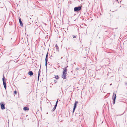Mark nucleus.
I'll use <instances>...</instances> for the list:
<instances>
[{"label": "nucleus", "instance_id": "obj_1", "mask_svg": "<svg viewBox=\"0 0 127 127\" xmlns=\"http://www.w3.org/2000/svg\"><path fill=\"white\" fill-rule=\"evenodd\" d=\"M66 67H65L64 69V71L63 72V75L62 76V78L63 79H65L66 78Z\"/></svg>", "mask_w": 127, "mask_h": 127}, {"label": "nucleus", "instance_id": "obj_2", "mask_svg": "<svg viewBox=\"0 0 127 127\" xmlns=\"http://www.w3.org/2000/svg\"><path fill=\"white\" fill-rule=\"evenodd\" d=\"M2 81L3 83V84L4 85V88L5 89H6V81L5 80V78L3 76V78H2Z\"/></svg>", "mask_w": 127, "mask_h": 127}, {"label": "nucleus", "instance_id": "obj_3", "mask_svg": "<svg viewBox=\"0 0 127 127\" xmlns=\"http://www.w3.org/2000/svg\"><path fill=\"white\" fill-rule=\"evenodd\" d=\"M116 97V94L114 93L113 94L112 98L113 100V103L114 104L115 102V99Z\"/></svg>", "mask_w": 127, "mask_h": 127}, {"label": "nucleus", "instance_id": "obj_4", "mask_svg": "<svg viewBox=\"0 0 127 127\" xmlns=\"http://www.w3.org/2000/svg\"><path fill=\"white\" fill-rule=\"evenodd\" d=\"M81 8V7L80 6H78L77 7H76L74 8V10L75 11H78L80 10Z\"/></svg>", "mask_w": 127, "mask_h": 127}, {"label": "nucleus", "instance_id": "obj_5", "mask_svg": "<svg viewBox=\"0 0 127 127\" xmlns=\"http://www.w3.org/2000/svg\"><path fill=\"white\" fill-rule=\"evenodd\" d=\"M3 102H1L0 103L1 105V108L2 109H5V104L4 103H3Z\"/></svg>", "mask_w": 127, "mask_h": 127}, {"label": "nucleus", "instance_id": "obj_6", "mask_svg": "<svg viewBox=\"0 0 127 127\" xmlns=\"http://www.w3.org/2000/svg\"><path fill=\"white\" fill-rule=\"evenodd\" d=\"M58 102V100H57L56 102L55 105V106L54 107V108H53V111H54L56 107V106H57V104Z\"/></svg>", "mask_w": 127, "mask_h": 127}, {"label": "nucleus", "instance_id": "obj_7", "mask_svg": "<svg viewBox=\"0 0 127 127\" xmlns=\"http://www.w3.org/2000/svg\"><path fill=\"white\" fill-rule=\"evenodd\" d=\"M19 23L20 24V25L22 26H23V24L22 23L21 21V19L20 18H19Z\"/></svg>", "mask_w": 127, "mask_h": 127}, {"label": "nucleus", "instance_id": "obj_8", "mask_svg": "<svg viewBox=\"0 0 127 127\" xmlns=\"http://www.w3.org/2000/svg\"><path fill=\"white\" fill-rule=\"evenodd\" d=\"M29 74L30 76H32L33 74V73L32 71H30L28 73Z\"/></svg>", "mask_w": 127, "mask_h": 127}, {"label": "nucleus", "instance_id": "obj_9", "mask_svg": "<svg viewBox=\"0 0 127 127\" xmlns=\"http://www.w3.org/2000/svg\"><path fill=\"white\" fill-rule=\"evenodd\" d=\"M23 109L25 111H28L29 110V109L27 107H25L23 108Z\"/></svg>", "mask_w": 127, "mask_h": 127}, {"label": "nucleus", "instance_id": "obj_10", "mask_svg": "<svg viewBox=\"0 0 127 127\" xmlns=\"http://www.w3.org/2000/svg\"><path fill=\"white\" fill-rule=\"evenodd\" d=\"M76 105H77V104L74 103V108H73V112H74V110H75V109L76 107Z\"/></svg>", "mask_w": 127, "mask_h": 127}, {"label": "nucleus", "instance_id": "obj_11", "mask_svg": "<svg viewBox=\"0 0 127 127\" xmlns=\"http://www.w3.org/2000/svg\"><path fill=\"white\" fill-rule=\"evenodd\" d=\"M48 58L46 57L45 58V65L47 66V61L48 60Z\"/></svg>", "mask_w": 127, "mask_h": 127}, {"label": "nucleus", "instance_id": "obj_12", "mask_svg": "<svg viewBox=\"0 0 127 127\" xmlns=\"http://www.w3.org/2000/svg\"><path fill=\"white\" fill-rule=\"evenodd\" d=\"M40 72V69L38 71V80H39V77Z\"/></svg>", "mask_w": 127, "mask_h": 127}, {"label": "nucleus", "instance_id": "obj_13", "mask_svg": "<svg viewBox=\"0 0 127 127\" xmlns=\"http://www.w3.org/2000/svg\"><path fill=\"white\" fill-rule=\"evenodd\" d=\"M55 78L56 79H58L59 78V77L58 75H57L55 76Z\"/></svg>", "mask_w": 127, "mask_h": 127}, {"label": "nucleus", "instance_id": "obj_14", "mask_svg": "<svg viewBox=\"0 0 127 127\" xmlns=\"http://www.w3.org/2000/svg\"><path fill=\"white\" fill-rule=\"evenodd\" d=\"M55 47H56V49H59V47H58V46H57V44H56V45H55Z\"/></svg>", "mask_w": 127, "mask_h": 127}, {"label": "nucleus", "instance_id": "obj_15", "mask_svg": "<svg viewBox=\"0 0 127 127\" xmlns=\"http://www.w3.org/2000/svg\"><path fill=\"white\" fill-rule=\"evenodd\" d=\"M46 57H47V58H48V53H47L46 55Z\"/></svg>", "mask_w": 127, "mask_h": 127}, {"label": "nucleus", "instance_id": "obj_16", "mask_svg": "<svg viewBox=\"0 0 127 127\" xmlns=\"http://www.w3.org/2000/svg\"><path fill=\"white\" fill-rule=\"evenodd\" d=\"M14 93L15 94H16L17 92L16 91H14Z\"/></svg>", "mask_w": 127, "mask_h": 127}, {"label": "nucleus", "instance_id": "obj_17", "mask_svg": "<svg viewBox=\"0 0 127 127\" xmlns=\"http://www.w3.org/2000/svg\"><path fill=\"white\" fill-rule=\"evenodd\" d=\"M77 103H78V101H75V102L74 103L77 104Z\"/></svg>", "mask_w": 127, "mask_h": 127}, {"label": "nucleus", "instance_id": "obj_18", "mask_svg": "<svg viewBox=\"0 0 127 127\" xmlns=\"http://www.w3.org/2000/svg\"><path fill=\"white\" fill-rule=\"evenodd\" d=\"M73 38H76V36H74V35H73Z\"/></svg>", "mask_w": 127, "mask_h": 127}, {"label": "nucleus", "instance_id": "obj_19", "mask_svg": "<svg viewBox=\"0 0 127 127\" xmlns=\"http://www.w3.org/2000/svg\"><path fill=\"white\" fill-rule=\"evenodd\" d=\"M112 85V84H110V85Z\"/></svg>", "mask_w": 127, "mask_h": 127}]
</instances>
